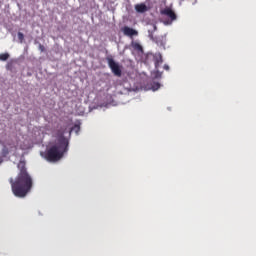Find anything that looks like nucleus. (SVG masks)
Masks as SVG:
<instances>
[{
  "instance_id": "obj_1",
  "label": "nucleus",
  "mask_w": 256,
  "mask_h": 256,
  "mask_svg": "<svg viewBox=\"0 0 256 256\" xmlns=\"http://www.w3.org/2000/svg\"><path fill=\"white\" fill-rule=\"evenodd\" d=\"M19 173L16 178H10L9 183L11 185L12 193L19 199H24L26 195H29L33 191V177L27 172L25 161L21 160L18 163Z\"/></svg>"
},
{
  "instance_id": "obj_2",
  "label": "nucleus",
  "mask_w": 256,
  "mask_h": 256,
  "mask_svg": "<svg viewBox=\"0 0 256 256\" xmlns=\"http://www.w3.org/2000/svg\"><path fill=\"white\" fill-rule=\"evenodd\" d=\"M67 151H69V139L65 138L63 132H58L56 143L46 150L44 159L50 163H57L63 159Z\"/></svg>"
},
{
  "instance_id": "obj_3",
  "label": "nucleus",
  "mask_w": 256,
  "mask_h": 256,
  "mask_svg": "<svg viewBox=\"0 0 256 256\" xmlns=\"http://www.w3.org/2000/svg\"><path fill=\"white\" fill-rule=\"evenodd\" d=\"M106 61L108 63V67L111 69L115 77H121V75H123L122 66L115 62L112 56L106 57Z\"/></svg>"
},
{
  "instance_id": "obj_4",
  "label": "nucleus",
  "mask_w": 256,
  "mask_h": 256,
  "mask_svg": "<svg viewBox=\"0 0 256 256\" xmlns=\"http://www.w3.org/2000/svg\"><path fill=\"white\" fill-rule=\"evenodd\" d=\"M161 15H166V17H169L171 21H175L177 19V14H175V11L173 9L166 7L163 10H161Z\"/></svg>"
},
{
  "instance_id": "obj_5",
  "label": "nucleus",
  "mask_w": 256,
  "mask_h": 256,
  "mask_svg": "<svg viewBox=\"0 0 256 256\" xmlns=\"http://www.w3.org/2000/svg\"><path fill=\"white\" fill-rule=\"evenodd\" d=\"M122 32L126 37H135L139 35V32L129 26H124Z\"/></svg>"
},
{
  "instance_id": "obj_6",
  "label": "nucleus",
  "mask_w": 256,
  "mask_h": 256,
  "mask_svg": "<svg viewBox=\"0 0 256 256\" xmlns=\"http://www.w3.org/2000/svg\"><path fill=\"white\" fill-rule=\"evenodd\" d=\"M153 59H154L155 69H159V67L163 65V55H161V53H157L153 56Z\"/></svg>"
},
{
  "instance_id": "obj_7",
  "label": "nucleus",
  "mask_w": 256,
  "mask_h": 256,
  "mask_svg": "<svg viewBox=\"0 0 256 256\" xmlns=\"http://www.w3.org/2000/svg\"><path fill=\"white\" fill-rule=\"evenodd\" d=\"M135 10L137 11V13H146V11H148L147 5H145L144 3L136 4Z\"/></svg>"
},
{
  "instance_id": "obj_8",
  "label": "nucleus",
  "mask_w": 256,
  "mask_h": 256,
  "mask_svg": "<svg viewBox=\"0 0 256 256\" xmlns=\"http://www.w3.org/2000/svg\"><path fill=\"white\" fill-rule=\"evenodd\" d=\"M132 47L135 51H138L139 53H143V46L137 42H132Z\"/></svg>"
},
{
  "instance_id": "obj_9",
  "label": "nucleus",
  "mask_w": 256,
  "mask_h": 256,
  "mask_svg": "<svg viewBox=\"0 0 256 256\" xmlns=\"http://www.w3.org/2000/svg\"><path fill=\"white\" fill-rule=\"evenodd\" d=\"M9 59V53L0 54V61H7Z\"/></svg>"
},
{
  "instance_id": "obj_10",
  "label": "nucleus",
  "mask_w": 256,
  "mask_h": 256,
  "mask_svg": "<svg viewBox=\"0 0 256 256\" xmlns=\"http://www.w3.org/2000/svg\"><path fill=\"white\" fill-rule=\"evenodd\" d=\"M18 39L20 43H23V41H25V35L23 34V32H18Z\"/></svg>"
},
{
  "instance_id": "obj_11",
  "label": "nucleus",
  "mask_w": 256,
  "mask_h": 256,
  "mask_svg": "<svg viewBox=\"0 0 256 256\" xmlns=\"http://www.w3.org/2000/svg\"><path fill=\"white\" fill-rule=\"evenodd\" d=\"M81 127H79V125H75L73 128H72V131H76V133H79Z\"/></svg>"
},
{
  "instance_id": "obj_12",
  "label": "nucleus",
  "mask_w": 256,
  "mask_h": 256,
  "mask_svg": "<svg viewBox=\"0 0 256 256\" xmlns=\"http://www.w3.org/2000/svg\"><path fill=\"white\" fill-rule=\"evenodd\" d=\"M39 50L43 53V51H45V46H43L42 44L39 45Z\"/></svg>"
},
{
  "instance_id": "obj_13",
  "label": "nucleus",
  "mask_w": 256,
  "mask_h": 256,
  "mask_svg": "<svg viewBox=\"0 0 256 256\" xmlns=\"http://www.w3.org/2000/svg\"><path fill=\"white\" fill-rule=\"evenodd\" d=\"M164 69H165V71H169V65L165 64Z\"/></svg>"
},
{
  "instance_id": "obj_14",
  "label": "nucleus",
  "mask_w": 256,
  "mask_h": 256,
  "mask_svg": "<svg viewBox=\"0 0 256 256\" xmlns=\"http://www.w3.org/2000/svg\"><path fill=\"white\" fill-rule=\"evenodd\" d=\"M3 163V157L0 156V164Z\"/></svg>"
},
{
  "instance_id": "obj_15",
  "label": "nucleus",
  "mask_w": 256,
  "mask_h": 256,
  "mask_svg": "<svg viewBox=\"0 0 256 256\" xmlns=\"http://www.w3.org/2000/svg\"><path fill=\"white\" fill-rule=\"evenodd\" d=\"M159 87H160V84L157 83V84H156V89H159Z\"/></svg>"
},
{
  "instance_id": "obj_16",
  "label": "nucleus",
  "mask_w": 256,
  "mask_h": 256,
  "mask_svg": "<svg viewBox=\"0 0 256 256\" xmlns=\"http://www.w3.org/2000/svg\"><path fill=\"white\" fill-rule=\"evenodd\" d=\"M7 69H9V66H7Z\"/></svg>"
}]
</instances>
